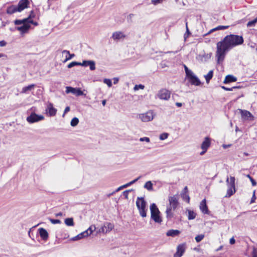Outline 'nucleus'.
<instances>
[{
	"instance_id": "nucleus-41",
	"label": "nucleus",
	"mask_w": 257,
	"mask_h": 257,
	"mask_svg": "<svg viewBox=\"0 0 257 257\" xmlns=\"http://www.w3.org/2000/svg\"><path fill=\"white\" fill-rule=\"evenodd\" d=\"M127 187V185H125V184L122 185V186H120L119 187H118L117 189H116L115 190V191H113V192H112L111 193L109 194L108 195V196H110V195H112L113 194H114L115 192H117L119 191H120V190L122 189L123 188H126Z\"/></svg>"
},
{
	"instance_id": "nucleus-50",
	"label": "nucleus",
	"mask_w": 257,
	"mask_h": 257,
	"mask_svg": "<svg viewBox=\"0 0 257 257\" xmlns=\"http://www.w3.org/2000/svg\"><path fill=\"white\" fill-rule=\"evenodd\" d=\"M35 14H34V12L33 11H31V13L28 18L26 19H28V22L29 21H31V19L35 18Z\"/></svg>"
},
{
	"instance_id": "nucleus-15",
	"label": "nucleus",
	"mask_w": 257,
	"mask_h": 257,
	"mask_svg": "<svg viewBox=\"0 0 257 257\" xmlns=\"http://www.w3.org/2000/svg\"><path fill=\"white\" fill-rule=\"evenodd\" d=\"M200 209L202 212L204 214L209 213V210L208 209V207L206 205V201L205 199H204L200 202Z\"/></svg>"
},
{
	"instance_id": "nucleus-61",
	"label": "nucleus",
	"mask_w": 257,
	"mask_h": 257,
	"mask_svg": "<svg viewBox=\"0 0 257 257\" xmlns=\"http://www.w3.org/2000/svg\"><path fill=\"white\" fill-rule=\"evenodd\" d=\"M70 111V107L69 106H67L65 110H64V114H63V116L65 115V113H66L67 112H68V111Z\"/></svg>"
},
{
	"instance_id": "nucleus-5",
	"label": "nucleus",
	"mask_w": 257,
	"mask_h": 257,
	"mask_svg": "<svg viewBox=\"0 0 257 257\" xmlns=\"http://www.w3.org/2000/svg\"><path fill=\"white\" fill-rule=\"evenodd\" d=\"M44 119V116L42 115H38L35 112H32L31 114L27 117V120L30 123L36 122Z\"/></svg>"
},
{
	"instance_id": "nucleus-17",
	"label": "nucleus",
	"mask_w": 257,
	"mask_h": 257,
	"mask_svg": "<svg viewBox=\"0 0 257 257\" xmlns=\"http://www.w3.org/2000/svg\"><path fill=\"white\" fill-rule=\"evenodd\" d=\"M38 231L41 238L43 240H46L48 238L49 234L47 231L45 229L43 228H40L38 229Z\"/></svg>"
},
{
	"instance_id": "nucleus-21",
	"label": "nucleus",
	"mask_w": 257,
	"mask_h": 257,
	"mask_svg": "<svg viewBox=\"0 0 257 257\" xmlns=\"http://www.w3.org/2000/svg\"><path fill=\"white\" fill-rule=\"evenodd\" d=\"M189 81L192 85H194L195 86H199L201 84L199 78L195 75L194 76H192V77L189 79Z\"/></svg>"
},
{
	"instance_id": "nucleus-30",
	"label": "nucleus",
	"mask_w": 257,
	"mask_h": 257,
	"mask_svg": "<svg viewBox=\"0 0 257 257\" xmlns=\"http://www.w3.org/2000/svg\"><path fill=\"white\" fill-rule=\"evenodd\" d=\"M187 211L188 213V219L189 220H192L195 218L196 213L194 211L189 209H187Z\"/></svg>"
},
{
	"instance_id": "nucleus-55",
	"label": "nucleus",
	"mask_w": 257,
	"mask_h": 257,
	"mask_svg": "<svg viewBox=\"0 0 257 257\" xmlns=\"http://www.w3.org/2000/svg\"><path fill=\"white\" fill-rule=\"evenodd\" d=\"M256 199L255 195V191H253V195L252 196V198L250 200V203H253L254 202L255 199Z\"/></svg>"
},
{
	"instance_id": "nucleus-46",
	"label": "nucleus",
	"mask_w": 257,
	"mask_h": 257,
	"mask_svg": "<svg viewBox=\"0 0 257 257\" xmlns=\"http://www.w3.org/2000/svg\"><path fill=\"white\" fill-rule=\"evenodd\" d=\"M246 177L249 179L250 181L251 182V184L252 186H254L256 185V181L250 176V175H249V174L247 175Z\"/></svg>"
},
{
	"instance_id": "nucleus-35",
	"label": "nucleus",
	"mask_w": 257,
	"mask_h": 257,
	"mask_svg": "<svg viewBox=\"0 0 257 257\" xmlns=\"http://www.w3.org/2000/svg\"><path fill=\"white\" fill-rule=\"evenodd\" d=\"M186 33L184 34V41H186L187 38L191 34V33L189 31V30L188 27V23L187 22L186 23Z\"/></svg>"
},
{
	"instance_id": "nucleus-25",
	"label": "nucleus",
	"mask_w": 257,
	"mask_h": 257,
	"mask_svg": "<svg viewBox=\"0 0 257 257\" xmlns=\"http://www.w3.org/2000/svg\"><path fill=\"white\" fill-rule=\"evenodd\" d=\"M228 27H229V26H219L215 28H213V29L210 30L208 33L204 34L203 36H207V35L211 34V33H212L215 31H217V30L226 29L228 28Z\"/></svg>"
},
{
	"instance_id": "nucleus-38",
	"label": "nucleus",
	"mask_w": 257,
	"mask_h": 257,
	"mask_svg": "<svg viewBox=\"0 0 257 257\" xmlns=\"http://www.w3.org/2000/svg\"><path fill=\"white\" fill-rule=\"evenodd\" d=\"M75 66H81V62L76 61L72 62L68 65L67 67L68 68H71Z\"/></svg>"
},
{
	"instance_id": "nucleus-10",
	"label": "nucleus",
	"mask_w": 257,
	"mask_h": 257,
	"mask_svg": "<svg viewBox=\"0 0 257 257\" xmlns=\"http://www.w3.org/2000/svg\"><path fill=\"white\" fill-rule=\"evenodd\" d=\"M114 225L110 222H105L102 226L99 229V232L106 233L110 231L113 228Z\"/></svg>"
},
{
	"instance_id": "nucleus-3",
	"label": "nucleus",
	"mask_w": 257,
	"mask_h": 257,
	"mask_svg": "<svg viewBox=\"0 0 257 257\" xmlns=\"http://www.w3.org/2000/svg\"><path fill=\"white\" fill-rule=\"evenodd\" d=\"M96 227L95 225H91L87 230L85 231L78 234L77 235L73 237L72 238L73 241H76L79 239H81L84 237H87L90 235L94 230H95Z\"/></svg>"
},
{
	"instance_id": "nucleus-34",
	"label": "nucleus",
	"mask_w": 257,
	"mask_h": 257,
	"mask_svg": "<svg viewBox=\"0 0 257 257\" xmlns=\"http://www.w3.org/2000/svg\"><path fill=\"white\" fill-rule=\"evenodd\" d=\"M146 189L149 191H152L154 190L153 183L151 181L146 182Z\"/></svg>"
},
{
	"instance_id": "nucleus-11",
	"label": "nucleus",
	"mask_w": 257,
	"mask_h": 257,
	"mask_svg": "<svg viewBox=\"0 0 257 257\" xmlns=\"http://www.w3.org/2000/svg\"><path fill=\"white\" fill-rule=\"evenodd\" d=\"M158 96L161 99L168 100L170 97V92L166 89H162L158 92Z\"/></svg>"
},
{
	"instance_id": "nucleus-24",
	"label": "nucleus",
	"mask_w": 257,
	"mask_h": 257,
	"mask_svg": "<svg viewBox=\"0 0 257 257\" xmlns=\"http://www.w3.org/2000/svg\"><path fill=\"white\" fill-rule=\"evenodd\" d=\"M19 12V10L17 7V6L12 5L8 7L7 9V13L9 15H12L16 12Z\"/></svg>"
},
{
	"instance_id": "nucleus-16",
	"label": "nucleus",
	"mask_w": 257,
	"mask_h": 257,
	"mask_svg": "<svg viewBox=\"0 0 257 257\" xmlns=\"http://www.w3.org/2000/svg\"><path fill=\"white\" fill-rule=\"evenodd\" d=\"M125 35L120 31H116L114 32L111 36V38L114 40H119L121 39L124 38Z\"/></svg>"
},
{
	"instance_id": "nucleus-33",
	"label": "nucleus",
	"mask_w": 257,
	"mask_h": 257,
	"mask_svg": "<svg viewBox=\"0 0 257 257\" xmlns=\"http://www.w3.org/2000/svg\"><path fill=\"white\" fill-rule=\"evenodd\" d=\"M28 23V19H24L23 20H16L14 21V24L16 25H24V24H26Z\"/></svg>"
},
{
	"instance_id": "nucleus-14",
	"label": "nucleus",
	"mask_w": 257,
	"mask_h": 257,
	"mask_svg": "<svg viewBox=\"0 0 257 257\" xmlns=\"http://www.w3.org/2000/svg\"><path fill=\"white\" fill-rule=\"evenodd\" d=\"M29 4V0H21L19 2L17 7L19 10V12H22L25 9L28 8Z\"/></svg>"
},
{
	"instance_id": "nucleus-2",
	"label": "nucleus",
	"mask_w": 257,
	"mask_h": 257,
	"mask_svg": "<svg viewBox=\"0 0 257 257\" xmlns=\"http://www.w3.org/2000/svg\"><path fill=\"white\" fill-rule=\"evenodd\" d=\"M151 218L156 223H161L162 219L160 216V212L155 203H152L150 206Z\"/></svg>"
},
{
	"instance_id": "nucleus-32",
	"label": "nucleus",
	"mask_w": 257,
	"mask_h": 257,
	"mask_svg": "<svg viewBox=\"0 0 257 257\" xmlns=\"http://www.w3.org/2000/svg\"><path fill=\"white\" fill-rule=\"evenodd\" d=\"M65 223L68 226H73L74 225L73 218H67L65 219Z\"/></svg>"
},
{
	"instance_id": "nucleus-12",
	"label": "nucleus",
	"mask_w": 257,
	"mask_h": 257,
	"mask_svg": "<svg viewBox=\"0 0 257 257\" xmlns=\"http://www.w3.org/2000/svg\"><path fill=\"white\" fill-rule=\"evenodd\" d=\"M185 251V244H180L177 247V251L173 257H181Z\"/></svg>"
},
{
	"instance_id": "nucleus-39",
	"label": "nucleus",
	"mask_w": 257,
	"mask_h": 257,
	"mask_svg": "<svg viewBox=\"0 0 257 257\" xmlns=\"http://www.w3.org/2000/svg\"><path fill=\"white\" fill-rule=\"evenodd\" d=\"M257 22V17L253 20L252 21H249L247 24V27H251L254 26L255 24Z\"/></svg>"
},
{
	"instance_id": "nucleus-9",
	"label": "nucleus",
	"mask_w": 257,
	"mask_h": 257,
	"mask_svg": "<svg viewBox=\"0 0 257 257\" xmlns=\"http://www.w3.org/2000/svg\"><path fill=\"white\" fill-rule=\"evenodd\" d=\"M46 111L50 116H54L57 113V109L54 107L53 104L51 102L47 103Z\"/></svg>"
},
{
	"instance_id": "nucleus-31",
	"label": "nucleus",
	"mask_w": 257,
	"mask_h": 257,
	"mask_svg": "<svg viewBox=\"0 0 257 257\" xmlns=\"http://www.w3.org/2000/svg\"><path fill=\"white\" fill-rule=\"evenodd\" d=\"M213 75V71L212 70L209 71L207 74L204 75L206 81L208 83L210 80L212 79Z\"/></svg>"
},
{
	"instance_id": "nucleus-63",
	"label": "nucleus",
	"mask_w": 257,
	"mask_h": 257,
	"mask_svg": "<svg viewBox=\"0 0 257 257\" xmlns=\"http://www.w3.org/2000/svg\"><path fill=\"white\" fill-rule=\"evenodd\" d=\"M207 151V150H203L202 152L200 153V155H203Z\"/></svg>"
},
{
	"instance_id": "nucleus-47",
	"label": "nucleus",
	"mask_w": 257,
	"mask_h": 257,
	"mask_svg": "<svg viewBox=\"0 0 257 257\" xmlns=\"http://www.w3.org/2000/svg\"><path fill=\"white\" fill-rule=\"evenodd\" d=\"M145 86L142 84L136 85L134 88L135 91L138 90L140 89H143Z\"/></svg>"
},
{
	"instance_id": "nucleus-59",
	"label": "nucleus",
	"mask_w": 257,
	"mask_h": 257,
	"mask_svg": "<svg viewBox=\"0 0 257 257\" xmlns=\"http://www.w3.org/2000/svg\"><path fill=\"white\" fill-rule=\"evenodd\" d=\"M33 24L35 26H37L38 25V23L36 22H34L33 20H31L28 22V24Z\"/></svg>"
},
{
	"instance_id": "nucleus-22",
	"label": "nucleus",
	"mask_w": 257,
	"mask_h": 257,
	"mask_svg": "<svg viewBox=\"0 0 257 257\" xmlns=\"http://www.w3.org/2000/svg\"><path fill=\"white\" fill-rule=\"evenodd\" d=\"M156 114L152 110H149L146 112V121H151L153 119Z\"/></svg>"
},
{
	"instance_id": "nucleus-57",
	"label": "nucleus",
	"mask_w": 257,
	"mask_h": 257,
	"mask_svg": "<svg viewBox=\"0 0 257 257\" xmlns=\"http://www.w3.org/2000/svg\"><path fill=\"white\" fill-rule=\"evenodd\" d=\"M139 118L142 120V121H144L145 115L144 114H140L139 115Z\"/></svg>"
},
{
	"instance_id": "nucleus-6",
	"label": "nucleus",
	"mask_w": 257,
	"mask_h": 257,
	"mask_svg": "<svg viewBox=\"0 0 257 257\" xmlns=\"http://www.w3.org/2000/svg\"><path fill=\"white\" fill-rule=\"evenodd\" d=\"M237 111L240 113L241 119L243 120H253L254 119V116L249 111L241 109H238Z\"/></svg>"
},
{
	"instance_id": "nucleus-4",
	"label": "nucleus",
	"mask_w": 257,
	"mask_h": 257,
	"mask_svg": "<svg viewBox=\"0 0 257 257\" xmlns=\"http://www.w3.org/2000/svg\"><path fill=\"white\" fill-rule=\"evenodd\" d=\"M136 205L139 210L140 215L145 217V198L143 197L137 198L136 201Z\"/></svg>"
},
{
	"instance_id": "nucleus-44",
	"label": "nucleus",
	"mask_w": 257,
	"mask_h": 257,
	"mask_svg": "<svg viewBox=\"0 0 257 257\" xmlns=\"http://www.w3.org/2000/svg\"><path fill=\"white\" fill-rule=\"evenodd\" d=\"M165 0H152L151 4L154 5H157L158 4H162Z\"/></svg>"
},
{
	"instance_id": "nucleus-64",
	"label": "nucleus",
	"mask_w": 257,
	"mask_h": 257,
	"mask_svg": "<svg viewBox=\"0 0 257 257\" xmlns=\"http://www.w3.org/2000/svg\"><path fill=\"white\" fill-rule=\"evenodd\" d=\"M118 78H115L114 79V82H113V83H114V84H116V83L118 82Z\"/></svg>"
},
{
	"instance_id": "nucleus-58",
	"label": "nucleus",
	"mask_w": 257,
	"mask_h": 257,
	"mask_svg": "<svg viewBox=\"0 0 257 257\" xmlns=\"http://www.w3.org/2000/svg\"><path fill=\"white\" fill-rule=\"evenodd\" d=\"M6 44H7V43L4 40L0 41V46L1 47H4L6 45Z\"/></svg>"
},
{
	"instance_id": "nucleus-60",
	"label": "nucleus",
	"mask_w": 257,
	"mask_h": 257,
	"mask_svg": "<svg viewBox=\"0 0 257 257\" xmlns=\"http://www.w3.org/2000/svg\"><path fill=\"white\" fill-rule=\"evenodd\" d=\"M235 242V240L234 239V237H232V238H231L229 240V243L231 244H234Z\"/></svg>"
},
{
	"instance_id": "nucleus-56",
	"label": "nucleus",
	"mask_w": 257,
	"mask_h": 257,
	"mask_svg": "<svg viewBox=\"0 0 257 257\" xmlns=\"http://www.w3.org/2000/svg\"><path fill=\"white\" fill-rule=\"evenodd\" d=\"M134 16V15L133 14H130L128 16H127V21L129 22H132V18Z\"/></svg>"
},
{
	"instance_id": "nucleus-52",
	"label": "nucleus",
	"mask_w": 257,
	"mask_h": 257,
	"mask_svg": "<svg viewBox=\"0 0 257 257\" xmlns=\"http://www.w3.org/2000/svg\"><path fill=\"white\" fill-rule=\"evenodd\" d=\"M140 178V177L137 178V179L133 180L132 181L125 184V185H127V187L130 186L131 185L134 184V183H135L137 180H138L139 179V178Z\"/></svg>"
},
{
	"instance_id": "nucleus-19",
	"label": "nucleus",
	"mask_w": 257,
	"mask_h": 257,
	"mask_svg": "<svg viewBox=\"0 0 257 257\" xmlns=\"http://www.w3.org/2000/svg\"><path fill=\"white\" fill-rule=\"evenodd\" d=\"M30 27V25L28 24V23H27L26 24H24V25L21 26L17 27L16 29L17 30L21 32L22 33H25L29 30Z\"/></svg>"
},
{
	"instance_id": "nucleus-1",
	"label": "nucleus",
	"mask_w": 257,
	"mask_h": 257,
	"mask_svg": "<svg viewBox=\"0 0 257 257\" xmlns=\"http://www.w3.org/2000/svg\"><path fill=\"white\" fill-rule=\"evenodd\" d=\"M244 40L242 36L230 34L225 36L223 39L218 42L216 46V57L217 63H220L224 59L226 53L236 46L242 45Z\"/></svg>"
},
{
	"instance_id": "nucleus-45",
	"label": "nucleus",
	"mask_w": 257,
	"mask_h": 257,
	"mask_svg": "<svg viewBox=\"0 0 257 257\" xmlns=\"http://www.w3.org/2000/svg\"><path fill=\"white\" fill-rule=\"evenodd\" d=\"M103 82H104L105 84H107V86H108V87H111V86H112V82H111V80L110 79H106V78L104 79L103 80Z\"/></svg>"
},
{
	"instance_id": "nucleus-62",
	"label": "nucleus",
	"mask_w": 257,
	"mask_h": 257,
	"mask_svg": "<svg viewBox=\"0 0 257 257\" xmlns=\"http://www.w3.org/2000/svg\"><path fill=\"white\" fill-rule=\"evenodd\" d=\"M175 104L178 107H181L182 106V103L180 102H176Z\"/></svg>"
},
{
	"instance_id": "nucleus-49",
	"label": "nucleus",
	"mask_w": 257,
	"mask_h": 257,
	"mask_svg": "<svg viewBox=\"0 0 257 257\" xmlns=\"http://www.w3.org/2000/svg\"><path fill=\"white\" fill-rule=\"evenodd\" d=\"M185 73H186V76L188 78V79H189L191 77H192V76H194V75L193 73L190 70H189L188 71H187Z\"/></svg>"
},
{
	"instance_id": "nucleus-37",
	"label": "nucleus",
	"mask_w": 257,
	"mask_h": 257,
	"mask_svg": "<svg viewBox=\"0 0 257 257\" xmlns=\"http://www.w3.org/2000/svg\"><path fill=\"white\" fill-rule=\"evenodd\" d=\"M235 192V190H233V189H232V188H228L227 190V194L225 195V197H229L231 195H232Z\"/></svg>"
},
{
	"instance_id": "nucleus-36",
	"label": "nucleus",
	"mask_w": 257,
	"mask_h": 257,
	"mask_svg": "<svg viewBox=\"0 0 257 257\" xmlns=\"http://www.w3.org/2000/svg\"><path fill=\"white\" fill-rule=\"evenodd\" d=\"M79 122V119L77 117H74L72 119L70 124L72 126H76Z\"/></svg>"
},
{
	"instance_id": "nucleus-13",
	"label": "nucleus",
	"mask_w": 257,
	"mask_h": 257,
	"mask_svg": "<svg viewBox=\"0 0 257 257\" xmlns=\"http://www.w3.org/2000/svg\"><path fill=\"white\" fill-rule=\"evenodd\" d=\"M81 66L84 67L89 66L90 70L95 69V62L93 60H84L81 63Z\"/></svg>"
},
{
	"instance_id": "nucleus-40",
	"label": "nucleus",
	"mask_w": 257,
	"mask_h": 257,
	"mask_svg": "<svg viewBox=\"0 0 257 257\" xmlns=\"http://www.w3.org/2000/svg\"><path fill=\"white\" fill-rule=\"evenodd\" d=\"M181 197L184 200H185L188 203L189 202L190 197H189V195L186 193H182L181 194Z\"/></svg>"
},
{
	"instance_id": "nucleus-42",
	"label": "nucleus",
	"mask_w": 257,
	"mask_h": 257,
	"mask_svg": "<svg viewBox=\"0 0 257 257\" xmlns=\"http://www.w3.org/2000/svg\"><path fill=\"white\" fill-rule=\"evenodd\" d=\"M204 237V235L203 234H199L197 235L195 239L197 242H199L201 241Z\"/></svg>"
},
{
	"instance_id": "nucleus-7",
	"label": "nucleus",
	"mask_w": 257,
	"mask_h": 257,
	"mask_svg": "<svg viewBox=\"0 0 257 257\" xmlns=\"http://www.w3.org/2000/svg\"><path fill=\"white\" fill-rule=\"evenodd\" d=\"M178 200L179 197L177 195L170 196L169 197V205L168 206L173 208V210H175L179 204Z\"/></svg>"
},
{
	"instance_id": "nucleus-29",
	"label": "nucleus",
	"mask_w": 257,
	"mask_h": 257,
	"mask_svg": "<svg viewBox=\"0 0 257 257\" xmlns=\"http://www.w3.org/2000/svg\"><path fill=\"white\" fill-rule=\"evenodd\" d=\"M172 210H173V208H171L170 207L168 206H167L166 213V216L168 219H171L173 217V213L172 212Z\"/></svg>"
},
{
	"instance_id": "nucleus-54",
	"label": "nucleus",
	"mask_w": 257,
	"mask_h": 257,
	"mask_svg": "<svg viewBox=\"0 0 257 257\" xmlns=\"http://www.w3.org/2000/svg\"><path fill=\"white\" fill-rule=\"evenodd\" d=\"M251 254L252 257H257V250L255 248H253Z\"/></svg>"
},
{
	"instance_id": "nucleus-28",
	"label": "nucleus",
	"mask_w": 257,
	"mask_h": 257,
	"mask_svg": "<svg viewBox=\"0 0 257 257\" xmlns=\"http://www.w3.org/2000/svg\"><path fill=\"white\" fill-rule=\"evenodd\" d=\"M62 54H68L69 56H66V58L64 60V61H63L64 63L67 62V61L69 60H71V59H72L74 56H75V54H70V52L68 50H63L62 52Z\"/></svg>"
},
{
	"instance_id": "nucleus-53",
	"label": "nucleus",
	"mask_w": 257,
	"mask_h": 257,
	"mask_svg": "<svg viewBox=\"0 0 257 257\" xmlns=\"http://www.w3.org/2000/svg\"><path fill=\"white\" fill-rule=\"evenodd\" d=\"M221 88L226 91H232L233 89H234V87H231V88H228L224 86H221Z\"/></svg>"
},
{
	"instance_id": "nucleus-43",
	"label": "nucleus",
	"mask_w": 257,
	"mask_h": 257,
	"mask_svg": "<svg viewBox=\"0 0 257 257\" xmlns=\"http://www.w3.org/2000/svg\"><path fill=\"white\" fill-rule=\"evenodd\" d=\"M169 134L166 133H164L160 135L159 138L161 140H164L168 137Z\"/></svg>"
},
{
	"instance_id": "nucleus-8",
	"label": "nucleus",
	"mask_w": 257,
	"mask_h": 257,
	"mask_svg": "<svg viewBox=\"0 0 257 257\" xmlns=\"http://www.w3.org/2000/svg\"><path fill=\"white\" fill-rule=\"evenodd\" d=\"M66 93H71L76 94L77 96H81L84 94L83 91L80 88H73L71 86H67L66 88Z\"/></svg>"
},
{
	"instance_id": "nucleus-18",
	"label": "nucleus",
	"mask_w": 257,
	"mask_h": 257,
	"mask_svg": "<svg viewBox=\"0 0 257 257\" xmlns=\"http://www.w3.org/2000/svg\"><path fill=\"white\" fill-rule=\"evenodd\" d=\"M211 144L210 139L209 137H205L204 140L201 145V148L202 150H207L210 147Z\"/></svg>"
},
{
	"instance_id": "nucleus-23",
	"label": "nucleus",
	"mask_w": 257,
	"mask_h": 257,
	"mask_svg": "<svg viewBox=\"0 0 257 257\" xmlns=\"http://www.w3.org/2000/svg\"><path fill=\"white\" fill-rule=\"evenodd\" d=\"M180 233V231L177 229H170L167 233L166 235L167 236L175 237L178 236Z\"/></svg>"
},
{
	"instance_id": "nucleus-48",
	"label": "nucleus",
	"mask_w": 257,
	"mask_h": 257,
	"mask_svg": "<svg viewBox=\"0 0 257 257\" xmlns=\"http://www.w3.org/2000/svg\"><path fill=\"white\" fill-rule=\"evenodd\" d=\"M50 221L54 224L61 223V221L59 219H55L52 218H49Z\"/></svg>"
},
{
	"instance_id": "nucleus-51",
	"label": "nucleus",
	"mask_w": 257,
	"mask_h": 257,
	"mask_svg": "<svg viewBox=\"0 0 257 257\" xmlns=\"http://www.w3.org/2000/svg\"><path fill=\"white\" fill-rule=\"evenodd\" d=\"M132 190H127L122 192V195L125 199L128 198V195L130 192L132 191Z\"/></svg>"
},
{
	"instance_id": "nucleus-26",
	"label": "nucleus",
	"mask_w": 257,
	"mask_h": 257,
	"mask_svg": "<svg viewBox=\"0 0 257 257\" xmlns=\"http://www.w3.org/2000/svg\"><path fill=\"white\" fill-rule=\"evenodd\" d=\"M236 80L237 78L233 76V75H228L225 77L223 83L225 84H227L230 82H235L236 81Z\"/></svg>"
},
{
	"instance_id": "nucleus-20",
	"label": "nucleus",
	"mask_w": 257,
	"mask_h": 257,
	"mask_svg": "<svg viewBox=\"0 0 257 257\" xmlns=\"http://www.w3.org/2000/svg\"><path fill=\"white\" fill-rule=\"evenodd\" d=\"M235 178L234 177L231 176L229 178L227 177L226 179V183L227 185V187L229 188H232L233 189V190H235Z\"/></svg>"
},
{
	"instance_id": "nucleus-27",
	"label": "nucleus",
	"mask_w": 257,
	"mask_h": 257,
	"mask_svg": "<svg viewBox=\"0 0 257 257\" xmlns=\"http://www.w3.org/2000/svg\"><path fill=\"white\" fill-rule=\"evenodd\" d=\"M35 87V84H31V85H29L27 86H25V87H24L23 88H22V91H21V93H27L28 91H31L32 89H33L34 88V87Z\"/></svg>"
}]
</instances>
